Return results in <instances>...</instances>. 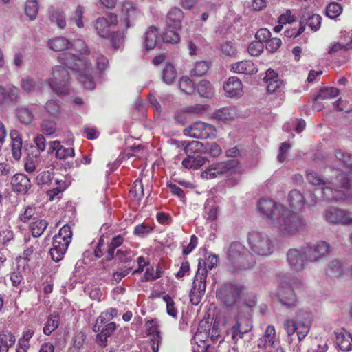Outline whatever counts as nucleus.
Wrapping results in <instances>:
<instances>
[{
  "mask_svg": "<svg viewBox=\"0 0 352 352\" xmlns=\"http://www.w3.org/2000/svg\"><path fill=\"white\" fill-rule=\"evenodd\" d=\"M117 310L114 308H110L108 310L101 313L97 318L96 323L93 326L94 332H99L101 327H103L107 323L111 322V320L117 315Z\"/></svg>",
  "mask_w": 352,
  "mask_h": 352,
  "instance_id": "nucleus-32",
  "label": "nucleus"
},
{
  "mask_svg": "<svg viewBox=\"0 0 352 352\" xmlns=\"http://www.w3.org/2000/svg\"><path fill=\"white\" fill-rule=\"evenodd\" d=\"M14 336L8 331L0 333V352H8V349L15 342Z\"/></svg>",
  "mask_w": 352,
  "mask_h": 352,
  "instance_id": "nucleus-42",
  "label": "nucleus"
},
{
  "mask_svg": "<svg viewBox=\"0 0 352 352\" xmlns=\"http://www.w3.org/2000/svg\"><path fill=\"white\" fill-rule=\"evenodd\" d=\"M203 147V144L198 141H192L184 147L187 157L183 160L182 166L186 168L197 170L204 165L207 160L200 155Z\"/></svg>",
  "mask_w": 352,
  "mask_h": 352,
  "instance_id": "nucleus-9",
  "label": "nucleus"
},
{
  "mask_svg": "<svg viewBox=\"0 0 352 352\" xmlns=\"http://www.w3.org/2000/svg\"><path fill=\"white\" fill-rule=\"evenodd\" d=\"M238 165L235 160H230L224 162L211 164L201 173L204 179H211L215 177L227 175L232 173Z\"/></svg>",
  "mask_w": 352,
  "mask_h": 352,
  "instance_id": "nucleus-10",
  "label": "nucleus"
},
{
  "mask_svg": "<svg viewBox=\"0 0 352 352\" xmlns=\"http://www.w3.org/2000/svg\"><path fill=\"white\" fill-rule=\"evenodd\" d=\"M24 11L30 20H34L38 11V1L36 0H27L24 6Z\"/></svg>",
  "mask_w": 352,
  "mask_h": 352,
  "instance_id": "nucleus-46",
  "label": "nucleus"
},
{
  "mask_svg": "<svg viewBox=\"0 0 352 352\" xmlns=\"http://www.w3.org/2000/svg\"><path fill=\"white\" fill-rule=\"evenodd\" d=\"M130 194L136 199H140L144 195L143 184L141 180L136 179L130 190Z\"/></svg>",
  "mask_w": 352,
  "mask_h": 352,
  "instance_id": "nucleus-60",
  "label": "nucleus"
},
{
  "mask_svg": "<svg viewBox=\"0 0 352 352\" xmlns=\"http://www.w3.org/2000/svg\"><path fill=\"white\" fill-rule=\"evenodd\" d=\"M26 247L24 250V258L30 261L32 258L33 256L36 254L37 250L40 248V244L36 239H25Z\"/></svg>",
  "mask_w": 352,
  "mask_h": 352,
  "instance_id": "nucleus-41",
  "label": "nucleus"
},
{
  "mask_svg": "<svg viewBox=\"0 0 352 352\" xmlns=\"http://www.w3.org/2000/svg\"><path fill=\"white\" fill-rule=\"evenodd\" d=\"M252 329V324L246 319H237L236 324L232 328V338L235 342L243 337Z\"/></svg>",
  "mask_w": 352,
  "mask_h": 352,
  "instance_id": "nucleus-27",
  "label": "nucleus"
},
{
  "mask_svg": "<svg viewBox=\"0 0 352 352\" xmlns=\"http://www.w3.org/2000/svg\"><path fill=\"white\" fill-rule=\"evenodd\" d=\"M163 82L168 85H172L177 77L175 67L170 63L166 64L162 72Z\"/></svg>",
  "mask_w": 352,
  "mask_h": 352,
  "instance_id": "nucleus-39",
  "label": "nucleus"
},
{
  "mask_svg": "<svg viewBox=\"0 0 352 352\" xmlns=\"http://www.w3.org/2000/svg\"><path fill=\"white\" fill-rule=\"evenodd\" d=\"M116 256L121 263H129L133 260L134 254L131 250L121 248L116 251Z\"/></svg>",
  "mask_w": 352,
  "mask_h": 352,
  "instance_id": "nucleus-58",
  "label": "nucleus"
},
{
  "mask_svg": "<svg viewBox=\"0 0 352 352\" xmlns=\"http://www.w3.org/2000/svg\"><path fill=\"white\" fill-rule=\"evenodd\" d=\"M217 263L218 256L215 254H209L204 260H199L197 271L189 294L192 305H197L201 302L206 292L208 272Z\"/></svg>",
  "mask_w": 352,
  "mask_h": 352,
  "instance_id": "nucleus-3",
  "label": "nucleus"
},
{
  "mask_svg": "<svg viewBox=\"0 0 352 352\" xmlns=\"http://www.w3.org/2000/svg\"><path fill=\"white\" fill-rule=\"evenodd\" d=\"M60 321L58 316L53 314L49 316L43 329V333L47 336L50 335L58 327Z\"/></svg>",
  "mask_w": 352,
  "mask_h": 352,
  "instance_id": "nucleus-45",
  "label": "nucleus"
},
{
  "mask_svg": "<svg viewBox=\"0 0 352 352\" xmlns=\"http://www.w3.org/2000/svg\"><path fill=\"white\" fill-rule=\"evenodd\" d=\"M207 220L214 221L218 217V206L212 201H208L205 206Z\"/></svg>",
  "mask_w": 352,
  "mask_h": 352,
  "instance_id": "nucleus-50",
  "label": "nucleus"
},
{
  "mask_svg": "<svg viewBox=\"0 0 352 352\" xmlns=\"http://www.w3.org/2000/svg\"><path fill=\"white\" fill-rule=\"evenodd\" d=\"M340 93L339 89L335 87H327L320 90L318 94L314 98V101L317 102L318 100H324L328 99H332L337 96H338ZM314 107L317 109L318 111L321 110L322 107L320 104L317 102L314 103Z\"/></svg>",
  "mask_w": 352,
  "mask_h": 352,
  "instance_id": "nucleus-33",
  "label": "nucleus"
},
{
  "mask_svg": "<svg viewBox=\"0 0 352 352\" xmlns=\"http://www.w3.org/2000/svg\"><path fill=\"white\" fill-rule=\"evenodd\" d=\"M231 70L237 74L252 75L258 72L256 66L250 60H243L234 63L231 66Z\"/></svg>",
  "mask_w": 352,
  "mask_h": 352,
  "instance_id": "nucleus-31",
  "label": "nucleus"
},
{
  "mask_svg": "<svg viewBox=\"0 0 352 352\" xmlns=\"http://www.w3.org/2000/svg\"><path fill=\"white\" fill-rule=\"evenodd\" d=\"M124 239L121 235H118L111 239L107 246V259L111 261L115 256V250L123 243Z\"/></svg>",
  "mask_w": 352,
  "mask_h": 352,
  "instance_id": "nucleus-47",
  "label": "nucleus"
},
{
  "mask_svg": "<svg viewBox=\"0 0 352 352\" xmlns=\"http://www.w3.org/2000/svg\"><path fill=\"white\" fill-rule=\"evenodd\" d=\"M21 87L25 92H31L35 90L36 83L34 78L26 76L21 79Z\"/></svg>",
  "mask_w": 352,
  "mask_h": 352,
  "instance_id": "nucleus-63",
  "label": "nucleus"
},
{
  "mask_svg": "<svg viewBox=\"0 0 352 352\" xmlns=\"http://www.w3.org/2000/svg\"><path fill=\"white\" fill-rule=\"evenodd\" d=\"M301 21H304L305 27L308 25L313 31L318 30L321 25L322 17L318 14L303 15Z\"/></svg>",
  "mask_w": 352,
  "mask_h": 352,
  "instance_id": "nucleus-44",
  "label": "nucleus"
},
{
  "mask_svg": "<svg viewBox=\"0 0 352 352\" xmlns=\"http://www.w3.org/2000/svg\"><path fill=\"white\" fill-rule=\"evenodd\" d=\"M179 87L180 89L187 94L194 92L195 87L192 80L188 76H182L179 81Z\"/></svg>",
  "mask_w": 352,
  "mask_h": 352,
  "instance_id": "nucleus-56",
  "label": "nucleus"
},
{
  "mask_svg": "<svg viewBox=\"0 0 352 352\" xmlns=\"http://www.w3.org/2000/svg\"><path fill=\"white\" fill-rule=\"evenodd\" d=\"M245 255L248 257L247 263L241 261V263L243 269L252 268L256 265V261L252 254L247 252L245 247L238 241L232 242L227 250L228 258L230 261H234L241 258V256Z\"/></svg>",
  "mask_w": 352,
  "mask_h": 352,
  "instance_id": "nucleus-14",
  "label": "nucleus"
},
{
  "mask_svg": "<svg viewBox=\"0 0 352 352\" xmlns=\"http://www.w3.org/2000/svg\"><path fill=\"white\" fill-rule=\"evenodd\" d=\"M163 274V271L160 267H157L155 270L154 268L148 267L146 269L144 277L142 278V281H151L160 278Z\"/></svg>",
  "mask_w": 352,
  "mask_h": 352,
  "instance_id": "nucleus-57",
  "label": "nucleus"
},
{
  "mask_svg": "<svg viewBox=\"0 0 352 352\" xmlns=\"http://www.w3.org/2000/svg\"><path fill=\"white\" fill-rule=\"evenodd\" d=\"M324 219L331 224H352V217L346 210L336 207L327 208L324 213Z\"/></svg>",
  "mask_w": 352,
  "mask_h": 352,
  "instance_id": "nucleus-18",
  "label": "nucleus"
},
{
  "mask_svg": "<svg viewBox=\"0 0 352 352\" xmlns=\"http://www.w3.org/2000/svg\"><path fill=\"white\" fill-rule=\"evenodd\" d=\"M178 30L170 29L166 31L164 34L163 40L166 43H177L180 41V37L177 33Z\"/></svg>",
  "mask_w": 352,
  "mask_h": 352,
  "instance_id": "nucleus-62",
  "label": "nucleus"
},
{
  "mask_svg": "<svg viewBox=\"0 0 352 352\" xmlns=\"http://www.w3.org/2000/svg\"><path fill=\"white\" fill-rule=\"evenodd\" d=\"M288 202L292 209L300 210L305 206V197L298 190H292L288 195Z\"/></svg>",
  "mask_w": 352,
  "mask_h": 352,
  "instance_id": "nucleus-37",
  "label": "nucleus"
},
{
  "mask_svg": "<svg viewBox=\"0 0 352 352\" xmlns=\"http://www.w3.org/2000/svg\"><path fill=\"white\" fill-rule=\"evenodd\" d=\"M240 116V111L236 107H223L216 110L212 113V118L219 121L234 120Z\"/></svg>",
  "mask_w": 352,
  "mask_h": 352,
  "instance_id": "nucleus-25",
  "label": "nucleus"
},
{
  "mask_svg": "<svg viewBox=\"0 0 352 352\" xmlns=\"http://www.w3.org/2000/svg\"><path fill=\"white\" fill-rule=\"evenodd\" d=\"M18 100V89L14 86L0 85V104L15 102Z\"/></svg>",
  "mask_w": 352,
  "mask_h": 352,
  "instance_id": "nucleus-28",
  "label": "nucleus"
},
{
  "mask_svg": "<svg viewBox=\"0 0 352 352\" xmlns=\"http://www.w3.org/2000/svg\"><path fill=\"white\" fill-rule=\"evenodd\" d=\"M247 241L252 254L268 256L274 252V240L267 232L252 230L247 235Z\"/></svg>",
  "mask_w": 352,
  "mask_h": 352,
  "instance_id": "nucleus-5",
  "label": "nucleus"
},
{
  "mask_svg": "<svg viewBox=\"0 0 352 352\" xmlns=\"http://www.w3.org/2000/svg\"><path fill=\"white\" fill-rule=\"evenodd\" d=\"M160 41L158 31L155 27H149L144 35V45L147 50L154 49Z\"/></svg>",
  "mask_w": 352,
  "mask_h": 352,
  "instance_id": "nucleus-34",
  "label": "nucleus"
},
{
  "mask_svg": "<svg viewBox=\"0 0 352 352\" xmlns=\"http://www.w3.org/2000/svg\"><path fill=\"white\" fill-rule=\"evenodd\" d=\"M264 80L267 83V90L269 93H274L280 89L283 82L279 79L278 75L272 69L266 72Z\"/></svg>",
  "mask_w": 352,
  "mask_h": 352,
  "instance_id": "nucleus-29",
  "label": "nucleus"
},
{
  "mask_svg": "<svg viewBox=\"0 0 352 352\" xmlns=\"http://www.w3.org/2000/svg\"><path fill=\"white\" fill-rule=\"evenodd\" d=\"M52 179V173L49 171H43L40 173L36 177V182L37 185L42 186L48 184Z\"/></svg>",
  "mask_w": 352,
  "mask_h": 352,
  "instance_id": "nucleus-64",
  "label": "nucleus"
},
{
  "mask_svg": "<svg viewBox=\"0 0 352 352\" xmlns=\"http://www.w3.org/2000/svg\"><path fill=\"white\" fill-rule=\"evenodd\" d=\"M36 208L34 206H26L22 208L19 219L23 223H28L30 219H34L36 214Z\"/></svg>",
  "mask_w": 352,
  "mask_h": 352,
  "instance_id": "nucleus-48",
  "label": "nucleus"
},
{
  "mask_svg": "<svg viewBox=\"0 0 352 352\" xmlns=\"http://www.w3.org/2000/svg\"><path fill=\"white\" fill-rule=\"evenodd\" d=\"M334 163L346 170L330 166L324 169L322 175L314 170H307V179L322 190L323 199L329 201H344L350 195V179L347 175L352 174V155L340 149L336 150Z\"/></svg>",
  "mask_w": 352,
  "mask_h": 352,
  "instance_id": "nucleus-2",
  "label": "nucleus"
},
{
  "mask_svg": "<svg viewBox=\"0 0 352 352\" xmlns=\"http://www.w3.org/2000/svg\"><path fill=\"white\" fill-rule=\"evenodd\" d=\"M147 333L151 336V349L153 352H158L162 338L160 331V326L157 319H153L146 323Z\"/></svg>",
  "mask_w": 352,
  "mask_h": 352,
  "instance_id": "nucleus-20",
  "label": "nucleus"
},
{
  "mask_svg": "<svg viewBox=\"0 0 352 352\" xmlns=\"http://www.w3.org/2000/svg\"><path fill=\"white\" fill-rule=\"evenodd\" d=\"M118 22L117 16L111 14L109 19L99 17L93 23L96 33L101 37L112 38L114 32L113 29Z\"/></svg>",
  "mask_w": 352,
  "mask_h": 352,
  "instance_id": "nucleus-15",
  "label": "nucleus"
},
{
  "mask_svg": "<svg viewBox=\"0 0 352 352\" xmlns=\"http://www.w3.org/2000/svg\"><path fill=\"white\" fill-rule=\"evenodd\" d=\"M184 17V14L180 8L173 7L166 14V25L170 29L180 30Z\"/></svg>",
  "mask_w": 352,
  "mask_h": 352,
  "instance_id": "nucleus-23",
  "label": "nucleus"
},
{
  "mask_svg": "<svg viewBox=\"0 0 352 352\" xmlns=\"http://www.w3.org/2000/svg\"><path fill=\"white\" fill-rule=\"evenodd\" d=\"M306 221L302 216L293 211H290L285 207L277 220L274 223V227L276 228L283 236H294L306 228Z\"/></svg>",
  "mask_w": 352,
  "mask_h": 352,
  "instance_id": "nucleus-4",
  "label": "nucleus"
},
{
  "mask_svg": "<svg viewBox=\"0 0 352 352\" xmlns=\"http://www.w3.org/2000/svg\"><path fill=\"white\" fill-rule=\"evenodd\" d=\"M199 96L206 99L212 98L214 95V90L210 82L206 80H201L196 87Z\"/></svg>",
  "mask_w": 352,
  "mask_h": 352,
  "instance_id": "nucleus-40",
  "label": "nucleus"
},
{
  "mask_svg": "<svg viewBox=\"0 0 352 352\" xmlns=\"http://www.w3.org/2000/svg\"><path fill=\"white\" fill-rule=\"evenodd\" d=\"M10 184L14 192L21 194H26L32 186L29 177L23 173L15 174L11 179Z\"/></svg>",
  "mask_w": 352,
  "mask_h": 352,
  "instance_id": "nucleus-21",
  "label": "nucleus"
},
{
  "mask_svg": "<svg viewBox=\"0 0 352 352\" xmlns=\"http://www.w3.org/2000/svg\"><path fill=\"white\" fill-rule=\"evenodd\" d=\"M46 82L57 95L69 94V74L63 65H56L52 68V76L46 80Z\"/></svg>",
  "mask_w": 352,
  "mask_h": 352,
  "instance_id": "nucleus-8",
  "label": "nucleus"
},
{
  "mask_svg": "<svg viewBox=\"0 0 352 352\" xmlns=\"http://www.w3.org/2000/svg\"><path fill=\"white\" fill-rule=\"evenodd\" d=\"M342 265L338 261H331L327 270V274L331 277H338L342 274Z\"/></svg>",
  "mask_w": 352,
  "mask_h": 352,
  "instance_id": "nucleus-53",
  "label": "nucleus"
},
{
  "mask_svg": "<svg viewBox=\"0 0 352 352\" xmlns=\"http://www.w3.org/2000/svg\"><path fill=\"white\" fill-rule=\"evenodd\" d=\"M47 226L48 223L45 219H36L32 221L30 225V230L33 236L32 239H36L41 236Z\"/></svg>",
  "mask_w": 352,
  "mask_h": 352,
  "instance_id": "nucleus-43",
  "label": "nucleus"
},
{
  "mask_svg": "<svg viewBox=\"0 0 352 352\" xmlns=\"http://www.w3.org/2000/svg\"><path fill=\"white\" fill-rule=\"evenodd\" d=\"M45 111L52 118H58L62 113V108L59 101L54 99L48 100L44 105Z\"/></svg>",
  "mask_w": 352,
  "mask_h": 352,
  "instance_id": "nucleus-38",
  "label": "nucleus"
},
{
  "mask_svg": "<svg viewBox=\"0 0 352 352\" xmlns=\"http://www.w3.org/2000/svg\"><path fill=\"white\" fill-rule=\"evenodd\" d=\"M16 115L19 121L25 124L31 123L34 118L32 112L25 107L19 108Z\"/></svg>",
  "mask_w": 352,
  "mask_h": 352,
  "instance_id": "nucleus-52",
  "label": "nucleus"
},
{
  "mask_svg": "<svg viewBox=\"0 0 352 352\" xmlns=\"http://www.w3.org/2000/svg\"><path fill=\"white\" fill-rule=\"evenodd\" d=\"M287 263L294 272L303 271L308 264L302 247L291 248L287 252Z\"/></svg>",
  "mask_w": 352,
  "mask_h": 352,
  "instance_id": "nucleus-17",
  "label": "nucleus"
},
{
  "mask_svg": "<svg viewBox=\"0 0 352 352\" xmlns=\"http://www.w3.org/2000/svg\"><path fill=\"white\" fill-rule=\"evenodd\" d=\"M162 299L166 302L167 314L170 316L174 318H177L178 311L172 297H170L168 294H166L162 296Z\"/></svg>",
  "mask_w": 352,
  "mask_h": 352,
  "instance_id": "nucleus-51",
  "label": "nucleus"
},
{
  "mask_svg": "<svg viewBox=\"0 0 352 352\" xmlns=\"http://www.w3.org/2000/svg\"><path fill=\"white\" fill-rule=\"evenodd\" d=\"M208 65L205 61L196 62L193 68L190 70V75L192 76H202L208 70Z\"/></svg>",
  "mask_w": 352,
  "mask_h": 352,
  "instance_id": "nucleus-54",
  "label": "nucleus"
},
{
  "mask_svg": "<svg viewBox=\"0 0 352 352\" xmlns=\"http://www.w3.org/2000/svg\"><path fill=\"white\" fill-rule=\"evenodd\" d=\"M223 89L228 97L241 98L243 96V85L236 77H230L223 85Z\"/></svg>",
  "mask_w": 352,
  "mask_h": 352,
  "instance_id": "nucleus-22",
  "label": "nucleus"
},
{
  "mask_svg": "<svg viewBox=\"0 0 352 352\" xmlns=\"http://www.w3.org/2000/svg\"><path fill=\"white\" fill-rule=\"evenodd\" d=\"M352 47V32L344 31L341 32L340 39L329 48L328 53L333 54L340 50H349Z\"/></svg>",
  "mask_w": 352,
  "mask_h": 352,
  "instance_id": "nucleus-26",
  "label": "nucleus"
},
{
  "mask_svg": "<svg viewBox=\"0 0 352 352\" xmlns=\"http://www.w3.org/2000/svg\"><path fill=\"white\" fill-rule=\"evenodd\" d=\"M72 231L68 225L63 226L53 239L52 248L50 250L51 258L55 262L62 260L72 241Z\"/></svg>",
  "mask_w": 352,
  "mask_h": 352,
  "instance_id": "nucleus-7",
  "label": "nucleus"
},
{
  "mask_svg": "<svg viewBox=\"0 0 352 352\" xmlns=\"http://www.w3.org/2000/svg\"><path fill=\"white\" fill-rule=\"evenodd\" d=\"M288 284L289 285V287H285L284 285L281 286L278 290V295L282 305L288 308H291L296 306L297 305L298 300L294 289L297 288L298 286L297 284L294 283H289Z\"/></svg>",
  "mask_w": 352,
  "mask_h": 352,
  "instance_id": "nucleus-19",
  "label": "nucleus"
},
{
  "mask_svg": "<svg viewBox=\"0 0 352 352\" xmlns=\"http://www.w3.org/2000/svg\"><path fill=\"white\" fill-rule=\"evenodd\" d=\"M10 135L12 140L11 150L13 157L19 160L21 157L22 140L15 130L11 131Z\"/></svg>",
  "mask_w": 352,
  "mask_h": 352,
  "instance_id": "nucleus-36",
  "label": "nucleus"
},
{
  "mask_svg": "<svg viewBox=\"0 0 352 352\" xmlns=\"http://www.w3.org/2000/svg\"><path fill=\"white\" fill-rule=\"evenodd\" d=\"M184 133L196 139L214 138L216 137V129L212 124L199 121L186 128Z\"/></svg>",
  "mask_w": 352,
  "mask_h": 352,
  "instance_id": "nucleus-13",
  "label": "nucleus"
},
{
  "mask_svg": "<svg viewBox=\"0 0 352 352\" xmlns=\"http://www.w3.org/2000/svg\"><path fill=\"white\" fill-rule=\"evenodd\" d=\"M153 230V228L150 225L141 223L135 227L133 233L138 236L144 237L151 233Z\"/></svg>",
  "mask_w": 352,
  "mask_h": 352,
  "instance_id": "nucleus-61",
  "label": "nucleus"
},
{
  "mask_svg": "<svg viewBox=\"0 0 352 352\" xmlns=\"http://www.w3.org/2000/svg\"><path fill=\"white\" fill-rule=\"evenodd\" d=\"M336 343L343 351L352 350V336L345 330L336 333Z\"/></svg>",
  "mask_w": 352,
  "mask_h": 352,
  "instance_id": "nucleus-35",
  "label": "nucleus"
},
{
  "mask_svg": "<svg viewBox=\"0 0 352 352\" xmlns=\"http://www.w3.org/2000/svg\"><path fill=\"white\" fill-rule=\"evenodd\" d=\"M243 287L236 284H225L217 292V298L226 307L236 305L240 300Z\"/></svg>",
  "mask_w": 352,
  "mask_h": 352,
  "instance_id": "nucleus-12",
  "label": "nucleus"
},
{
  "mask_svg": "<svg viewBox=\"0 0 352 352\" xmlns=\"http://www.w3.org/2000/svg\"><path fill=\"white\" fill-rule=\"evenodd\" d=\"M41 131L46 135H52L56 129V123L50 119H44L41 124Z\"/></svg>",
  "mask_w": 352,
  "mask_h": 352,
  "instance_id": "nucleus-59",
  "label": "nucleus"
},
{
  "mask_svg": "<svg viewBox=\"0 0 352 352\" xmlns=\"http://www.w3.org/2000/svg\"><path fill=\"white\" fill-rule=\"evenodd\" d=\"M85 13L84 7L78 5L76 10L72 13L71 16L69 23L75 24L78 28H82L84 26V23L82 22V17Z\"/></svg>",
  "mask_w": 352,
  "mask_h": 352,
  "instance_id": "nucleus-49",
  "label": "nucleus"
},
{
  "mask_svg": "<svg viewBox=\"0 0 352 352\" xmlns=\"http://www.w3.org/2000/svg\"><path fill=\"white\" fill-rule=\"evenodd\" d=\"M55 151L56 157L60 160H65L69 157L74 156V148L63 146L59 141H52L50 142L49 152L52 153Z\"/></svg>",
  "mask_w": 352,
  "mask_h": 352,
  "instance_id": "nucleus-30",
  "label": "nucleus"
},
{
  "mask_svg": "<svg viewBox=\"0 0 352 352\" xmlns=\"http://www.w3.org/2000/svg\"><path fill=\"white\" fill-rule=\"evenodd\" d=\"M311 324V314L307 311L300 310L296 316V320H286L284 328L288 336L297 333L298 340H303L309 331Z\"/></svg>",
  "mask_w": 352,
  "mask_h": 352,
  "instance_id": "nucleus-6",
  "label": "nucleus"
},
{
  "mask_svg": "<svg viewBox=\"0 0 352 352\" xmlns=\"http://www.w3.org/2000/svg\"><path fill=\"white\" fill-rule=\"evenodd\" d=\"M122 12L126 28L134 25L137 19L141 16L140 12L130 3L122 5Z\"/></svg>",
  "mask_w": 352,
  "mask_h": 352,
  "instance_id": "nucleus-24",
  "label": "nucleus"
},
{
  "mask_svg": "<svg viewBox=\"0 0 352 352\" xmlns=\"http://www.w3.org/2000/svg\"><path fill=\"white\" fill-rule=\"evenodd\" d=\"M47 46L54 52H61L69 50V52H64L58 55V60L65 67L73 70L77 75L78 80L83 87L92 90L96 87L94 80V69L91 58L96 59L97 69L102 72L108 66V59L101 54H90L89 48L85 42L82 39H76L71 42L64 36H57L49 39Z\"/></svg>",
  "mask_w": 352,
  "mask_h": 352,
  "instance_id": "nucleus-1",
  "label": "nucleus"
},
{
  "mask_svg": "<svg viewBox=\"0 0 352 352\" xmlns=\"http://www.w3.org/2000/svg\"><path fill=\"white\" fill-rule=\"evenodd\" d=\"M342 12V8L340 4L332 2L326 8V15L330 19H335Z\"/></svg>",
  "mask_w": 352,
  "mask_h": 352,
  "instance_id": "nucleus-55",
  "label": "nucleus"
},
{
  "mask_svg": "<svg viewBox=\"0 0 352 352\" xmlns=\"http://www.w3.org/2000/svg\"><path fill=\"white\" fill-rule=\"evenodd\" d=\"M302 247L308 263L319 262L326 257L330 252V245L323 241L307 243Z\"/></svg>",
  "mask_w": 352,
  "mask_h": 352,
  "instance_id": "nucleus-11",
  "label": "nucleus"
},
{
  "mask_svg": "<svg viewBox=\"0 0 352 352\" xmlns=\"http://www.w3.org/2000/svg\"><path fill=\"white\" fill-rule=\"evenodd\" d=\"M257 207L258 211L270 220L272 226H274L275 220L278 219L285 208L284 206L276 204L272 200L267 199H261L258 201Z\"/></svg>",
  "mask_w": 352,
  "mask_h": 352,
  "instance_id": "nucleus-16",
  "label": "nucleus"
}]
</instances>
